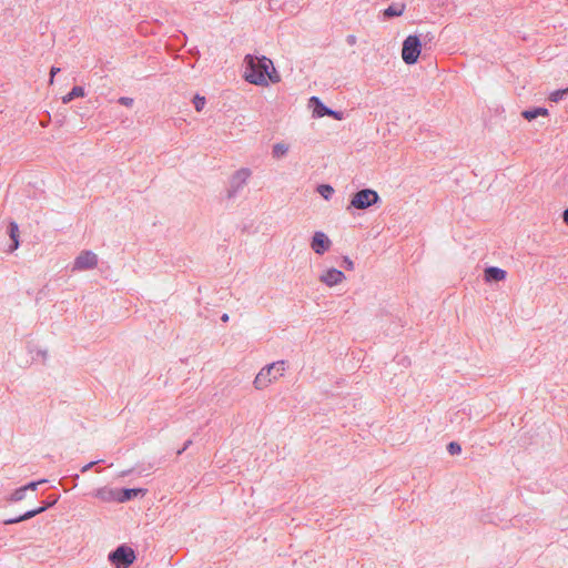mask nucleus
Listing matches in <instances>:
<instances>
[{
    "label": "nucleus",
    "instance_id": "11",
    "mask_svg": "<svg viewBox=\"0 0 568 568\" xmlns=\"http://www.w3.org/2000/svg\"><path fill=\"white\" fill-rule=\"evenodd\" d=\"M321 282L325 283L327 286H334L339 283H342L345 280V275L342 271L337 268H328L326 272H324L321 277Z\"/></svg>",
    "mask_w": 568,
    "mask_h": 568
},
{
    "label": "nucleus",
    "instance_id": "14",
    "mask_svg": "<svg viewBox=\"0 0 568 568\" xmlns=\"http://www.w3.org/2000/svg\"><path fill=\"white\" fill-rule=\"evenodd\" d=\"M506 271L496 266H489L485 270V281L488 283L500 282L506 278Z\"/></svg>",
    "mask_w": 568,
    "mask_h": 568
},
{
    "label": "nucleus",
    "instance_id": "20",
    "mask_svg": "<svg viewBox=\"0 0 568 568\" xmlns=\"http://www.w3.org/2000/svg\"><path fill=\"white\" fill-rule=\"evenodd\" d=\"M566 95H568V87L566 89H560V90H556L554 92H551L549 94V100L551 102H559L561 101Z\"/></svg>",
    "mask_w": 568,
    "mask_h": 568
},
{
    "label": "nucleus",
    "instance_id": "10",
    "mask_svg": "<svg viewBox=\"0 0 568 568\" xmlns=\"http://www.w3.org/2000/svg\"><path fill=\"white\" fill-rule=\"evenodd\" d=\"M58 501V498H54L52 503H45L43 506L41 507H38L36 509H32V510H28L26 511L23 515L19 516V517H14V518H10V519H6L3 521L4 525H12V524H18V523H21L23 520H28L43 511H45L48 508L52 507L55 503Z\"/></svg>",
    "mask_w": 568,
    "mask_h": 568
},
{
    "label": "nucleus",
    "instance_id": "28",
    "mask_svg": "<svg viewBox=\"0 0 568 568\" xmlns=\"http://www.w3.org/2000/svg\"><path fill=\"white\" fill-rule=\"evenodd\" d=\"M101 462H102L101 459L90 462L89 464L84 465V466L81 468V473H87V471H88V470H90L94 465H98V464H100Z\"/></svg>",
    "mask_w": 568,
    "mask_h": 568
},
{
    "label": "nucleus",
    "instance_id": "6",
    "mask_svg": "<svg viewBox=\"0 0 568 568\" xmlns=\"http://www.w3.org/2000/svg\"><path fill=\"white\" fill-rule=\"evenodd\" d=\"M251 176V171L248 169H240L237 170L230 180V185L227 189V197L234 199L239 192L246 184L247 179Z\"/></svg>",
    "mask_w": 568,
    "mask_h": 568
},
{
    "label": "nucleus",
    "instance_id": "1",
    "mask_svg": "<svg viewBox=\"0 0 568 568\" xmlns=\"http://www.w3.org/2000/svg\"><path fill=\"white\" fill-rule=\"evenodd\" d=\"M244 67V79L252 84L265 87L268 82L277 83L281 80L272 60L265 55L246 54Z\"/></svg>",
    "mask_w": 568,
    "mask_h": 568
},
{
    "label": "nucleus",
    "instance_id": "5",
    "mask_svg": "<svg viewBox=\"0 0 568 568\" xmlns=\"http://www.w3.org/2000/svg\"><path fill=\"white\" fill-rule=\"evenodd\" d=\"M378 193L372 189H363L356 192L351 200V206L356 210H365L379 202Z\"/></svg>",
    "mask_w": 568,
    "mask_h": 568
},
{
    "label": "nucleus",
    "instance_id": "24",
    "mask_svg": "<svg viewBox=\"0 0 568 568\" xmlns=\"http://www.w3.org/2000/svg\"><path fill=\"white\" fill-rule=\"evenodd\" d=\"M193 104L196 111H201L205 105V98L196 94L193 99Z\"/></svg>",
    "mask_w": 568,
    "mask_h": 568
},
{
    "label": "nucleus",
    "instance_id": "26",
    "mask_svg": "<svg viewBox=\"0 0 568 568\" xmlns=\"http://www.w3.org/2000/svg\"><path fill=\"white\" fill-rule=\"evenodd\" d=\"M343 265L348 271L354 270V262L347 256L343 257Z\"/></svg>",
    "mask_w": 568,
    "mask_h": 568
},
{
    "label": "nucleus",
    "instance_id": "13",
    "mask_svg": "<svg viewBox=\"0 0 568 568\" xmlns=\"http://www.w3.org/2000/svg\"><path fill=\"white\" fill-rule=\"evenodd\" d=\"M146 493L143 488H122L118 489L119 498L118 503L129 501L138 496H144Z\"/></svg>",
    "mask_w": 568,
    "mask_h": 568
},
{
    "label": "nucleus",
    "instance_id": "21",
    "mask_svg": "<svg viewBox=\"0 0 568 568\" xmlns=\"http://www.w3.org/2000/svg\"><path fill=\"white\" fill-rule=\"evenodd\" d=\"M317 192L325 199L328 200L334 193V189L329 184H321L317 187Z\"/></svg>",
    "mask_w": 568,
    "mask_h": 568
},
{
    "label": "nucleus",
    "instance_id": "15",
    "mask_svg": "<svg viewBox=\"0 0 568 568\" xmlns=\"http://www.w3.org/2000/svg\"><path fill=\"white\" fill-rule=\"evenodd\" d=\"M8 234L11 239V245L9 246V252L16 251L19 245V226L14 221H11L8 225Z\"/></svg>",
    "mask_w": 568,
    "mask_h": 568
},
{
    "label": "nucleus",
    "instance_id": "33",
    "mask_svg": "<svg viewBox=\"0 0 568 568\" xmlns=\"http://www.w3.org/2000/svg\"><path fill=\"white\" fill-rule=\"evenodd\" d=\"M229 318H230V317H229V315H227L226 313H225V314H223V315H222V317H221V320H222L223 322H227V321H229Z\"/></svg>",
    "mask_w": 568,
    "mask_h": 568
},
{
    "label": "nucleus",
    "instance_id": "3",
    "mask_svg": "<svg viewBox=\"0 0 568 568\" xmlns=\"http://www.w3.org/2000/svg\"><path fill=\"white\" fill-rule=\"evenodd\" d=\"M135 558L134 550L126 545L116 547L108 556L109 561L115 568H129L134 562Z\"/></svg>",
    "mask_w": 568,
    "mask_h": 568
},
{
    "label": "nucleus",
    "instance_id": "30",
    "mask_svg": "<svg viewBox=\"0 0 568 568\" xmlns=\"http://www.w3.org/2000/svg\"><path fill=\"white\" fill-rule=\"evenodd\" d=\"M58 72H60V68H57V67H52V68H51V72H50V83H52V82H53V78H54V75H55Z\"/></svg>",
    "mask_w": 568,
    "mask_h": 568
},
{
    "label": "nucleus",
    "instance_id": "25",
    "mask_svg": "<svg viewBox=\"0 0 568 568\" xmlns=\"http://www.w3.org/2000/svg\"><path fill=\"white\" fill-rule=\"evenodd\" d=\"M43 483H47V479H41V480H38V481H31V483H29V484H27L26 486H22V487L26 488V491L27 490H36L37 487L40 484H43Z\"/></svg>",
    "mask_w": 568,
    "mask_h": 568
},
{
    "label": "nucleus",
    "instance_id": "17",
    "mask_svg": "<svg viewBox=\"0 0 568 568\" xmlns=\"http://www.w3.org/2000/svg\"><path fill=\"white\" fill-rule=\"evenodd\" d=\"M548 114H549L548 110L546 108H541V106L525 110L521 112L523 118L526 119L527 121H532L540 115L547 116Z\"/></svg>",
    "mask_w": 568,
    "mask_h": 568
},
{
    "label": "nucleus",
    "instance_id": "19",
    "mask_svg": "<svg viewBox=\"0 0 568 568\" xmlns=\"http://www.w3.org/2000/svg\"><path fill=\"white\" fill-rule=\"evenodd\" d=\"M288 152V145L285 143H276L273 145L272 155L275 159H281Z\"/></svg>",
    "mask_w": 568,
    "mask_h": 568
},
{
    "label": "nucleus",
    "instance_id": "31",
    "mask_svg": "<svg viewBox=\"0 0 568 568\" xmlns=\"http://www.w3.org/2000/svg\"><path fill=\"white\" fill-rule=\"evenodd\" d=\"M191 444H192V440H190V439L186 440L185 444L183 445V447L178 450V455L183 454L190 447Z\"/></svg>",
    "mask_w": 568,
    "mask_h": 568
},
{
    "label": "nucleus",
    "instance_id": "22",
    "mask_svg": "<svg viewBox=\"0 0 568 568\" xmlns=\"http://www.w3.org/2000/svg\"><path fill=\"white\" fill-rule=\"evenodd\" d=\"M26 488L23 487H20V488H17L9 497V500L10 501H20L22 500L24 497H26Z\"/></svg>",
    "mask_w": 568,
    "mask_h": 568
},
{
    "label": "nucleus",
    "instance_id": "23",
    "mask_svg": "<svg viewBox=\"0 0 568 568\" xmlns=\"http://www.w3.org/2000/svg\"><path fill=\"white\" fill-rule=\"evenodd\" d=\"M447 452L454 456V455H458L460 454L462 452V446L456 443V442H450L448 445H447Z\"/></svg>",
    "mask_w": 568,
    "mask_h": 568
},
{
    "label": "nucleus",
    "instance_id": "32",
    "mask_svg": "<svg viewBox=\"0 0 568 568\" xmlns=\"http://www.w3.org/2000/svg\"><path fill=\"white\" fill-rule=\"evenodd\" d=\"M562 220L566 224H568V207L562 213Z\"/></svg>",
    "mask_w": 568,
    "mask_h": 568
},
{
    "label": "nucleus",
    "instance_id": "18",
    "mask_svg": "<svg viewBox=\"0 0 568 568\" xmlns=\"http://www.w3.org/2000/svg\"><path fill=\"white\" fill-rule=\"evenodd\" d=\"M85 92H84V89L82 87H79V85H75L71 89V91L65 94L63 98H62V102L64 104L67 103H70L72 100H74L75 98H82L84 97Z\"/></svg>",
    "mask_w": 568,
    "mask_h": 568
},
{
    "label": "nucleus",
    "instance_id": "27",
    "mask_svg": "<svg viewBox=\"0 0 568 568\" xmlns=\"http://www.w3.org/2000/svg\"><path fill=\"white\" fill-rule=\"evenodd\" d=\"M119 103L124 105V106H132L133 104V99L132 98H129V97H121L119 99Z\"/></svg>",
    "mask_w": 568,
    "mask_h": 568
},
{
    "label": "nucleus",
    "instance_id": "4",
    "mask_svg": "<svg viewBox=\"0 0 568 568\" xmlns=\"http://www.w3.org/2000/svg\"><path fill=\"white\" fill-rule=\"evenodd\" d=\"M422 50V40L418 36L412 34L408 36L404 42L402 48V58L406 64H414L417 62L418 57Z\"/></svg>",
    "mask_w": 568,
    "mask_h": 568
},
{
    "label": "nucleus",
    "instance_id": "7",
    "mask_svg": "<svg viewBox=\"0 0 568 568\" xmlns=\"http://www.w3.org/2000/svg\"><path fill=\"white\" fill-rule=\"evenodd\" d=\"M98 265V255L92 251H82L74 260L73 272L93 270Z\"/></svg>",
    "mask_w": 568,
    "mask_h": 568
},
{
    "label": "nucleus",
    "instance_id": "16",
    "mask_svg": "<svg viewBox=\"0 0 568 568\" xmlns=\"http://www.w3.org/2000/svg\"><path fill=\"white\" fill-rule=\"evenodd\" d=\"M404 11H405V4L404 3H392L390 6H388L383 11V16L386 19H390V18H394V17L402 16L404 13Z\"/></svg>",
    "mask_w": 568,
    "mask_h": 568
},
{
    "label": "nucleus",
    "instance_id": "29",
    "mask_svg": "<svg viewBox=\"0 0 568 568\" xmlns=\"http://www.w3.org/2000/svg\"><path fill=\"white\" fill-rule=\"evenodd\" d=\"M356 41H357V39H356V37L354 34H348L346 37V42L349 45H354L356 43Z\"/></svg>",
    "mask_w": 568,
    "mask_h": 568
},
{
    "label": "nucleus",
    "instance_id": "9",
    "mask_svg": "<svg viewBox=\"0 0 568 568\" xmlns=\"http://www.w3.org/2000/svg\"><path fill=\"white\" fill-rule=\"evenodd\" d=\"M331 245L332 242L324 232L317 231L314 233L311 241V247L316 254L323 255L329 250Z\"/></svg>",
    "mask_w": 568,
    "mask_h": 568
},
{
    "label": "nucleus",
    "instance_id": "12",
    "mask_svg": "<svg viewBox=\"0 0 568 568\" xmlns=\"http://www.w3.org/2000/svg\"><path fill=\"white\" fill-rule=\"evenodd\" d=\"M94 497L98 499L104 501V503H111L116 501L119 498L118 488H109V487H101L94 491Z\"/></svg>",
    "mask_w": 568,
    "mask_h": 568
},
{
    "label": "nucleus",
    "instance_id": "2",
    "mask_svg": "<svg viewBox=\"0 0 568 568\" xmlns=\"http://www.w3.org/2000/svg\"><path fill=\"white\" fill-rule=\"evenodd\" d=\"M286 369V363L284 361H277L272 364L264 366L258 374L255 376L253 382L256 389H264L267 387L273 379H277Z\"/></svg>",
    "mask_w": 568,
    "mask_h": 568
},
{
    "label": "nucleus",
    "instance_id": "8",
    "mask_svg": "<svg viewBox=\"0 0 568 568\" xmlns=\"http://www.w3.org/2000/svg\"><path fill=\"white\" fill-rule=\"evenodd\" d=\"M310 103L313 106V115L316 118H323L325 115L332 116L336 120H343L344 113L342 111H335L326 106L317 97H312Z\"/></svg>",
    "mask_w": 568,
    "mask_h": 568
}]
</instances>
